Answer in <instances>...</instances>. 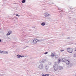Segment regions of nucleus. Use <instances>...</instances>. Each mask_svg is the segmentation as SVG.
<instances>
[{"label": "nucleus", "instance_id": "f257e3e1", "mask_svg": "<svg viewBox=\"0 0 76 76\" xmlns=\"http://www.w3.org/2000/svg\"><path fill=\"white\" fill-rule=\"evenodd\" d=\"M53 67L55 71H57V70H58V68L59 70H62V69H63V67L62 66H59L58 67V65H57L56 64L54 65Z\"/></svg>", "mask_w": 76, "mask_h": 76}, {"label": "nucleus", "instance_id": "f03ea898", "mask_svg": "<svg viewBox=\"0 0 76 76\" xmlns=\"http://www.w3.org/2000/svg\"><path fill=\"white\" fill-rule=\"evenodd\" d=\"M67 50L68 52L69 53H73V49L72 48H68L67 49Z\"/></svg>", "mask_w": 76, "mask_h": 76}, {"label": "nucleus", "instance_id": "7ed1b4c3", "mask_svg": "<svg viewBox=\"0 0 76 76\" xmlns=\"http://www.w3.org/2000/svg\"><path fill=\"white\" fill-rule=\"evenodd\" d=\"M38 42V40L37 39H34L33 41V43L34 44H36V43Z\"/></svg>", "mask_w": 76, "mask_h": 76}, {"label": "nucleus", "instance_id": "20e7f679", "mask_svg": "<svg viewBox=\"0 0 76 76\" xmlns=\"http://www.w3.org/2000/svg\"><path fill=\"white\" fill-rule=\"evenodd\" d=\"M65 63L67 65H69L70 64V61L69 60H66L65 61Z\"/></svg>", "mask_w": 76, "mask_h": 76}, {"label": "nucleus", "instance_id": "39448f33", "mask_svg": "<svg viewBox=\"0 0 76 76\" xmlns=\"http://www.w3.org/2000/svg\"><path fill=\"white\" fill-rule=\"evenodd\" d=\"M56 56V53H52L51 56H52V57H54V56Z\"/></svg>", "mask_w": 76, "mask_h": 76}, {"label": "nucleus", "instance_id": "423d86ee", "mask_svg": "<svg viewBox=\"0 0 76 76\" xmlns=\"http://www.w3.org/2000/svg\"><path fill=\"white\" fill-rule=\"evenodd\" d=\"M17 58H20V57H22V56L19 55H18L17 56Z\"/></svg>", "mask_w": 76, "mask_h": 76}, {"label": "nucleus", "instance_id": "0eeeda50", "mask_svg": "<svg viewBox=\"0 0 76 76\" xmlns=\"http://www.w3.org/2000/svg\"><path fill=\"white\" fill-rule=\"evenodd\" d=\"M61 61H63V62H64V61H65V59L64 58H62L61 60Z\"/></svg>", "mask_w": 76, "mask_h": 76}, {"label": "nucleus", "instance_id": "6e6552de", "mask_svg": "<svg viewBox=\"0 0 76 76\" xmlns=\"http://www.w3.org/2000/svg\"><path fill=\"white\" fill-rule=\"evenodd\" d=\"M55 56V58L56 59V58H58V56L57 55H56V56Z\"/></svg>", "mask_w": 76, "mask_h": 76}, {"label": "nucleus", "instance_id": "1a4fd4ad", "mask_svg": "<svg viewBox=\"0 0 76 76\" xmlns=\"http://www.w3.org/2000/svg\"><path fill=\"white\" fill-rule=\"evenodd\" d=\"M45 25V23H42L41 24L42 26H44Z\"/></svg>", "mask_w": 76, "mask_h": 76}, {"label": "nucleus", "instance_id": "9d476101", "mask_svg": "<svg viewBox=\"0 0 76 76\" xmlns=\"http://www.w3.org/2000/svg\"><path fill=\"white\" fill-rule=\"evenodd\" d=\"M61 61V60L60 59H59L58 60V61L59 63H60V62Z\"/></svg>", "mask_w": 76, "mask_h": 76}, {"label": "nucleus", "instance_id": "9b49d317", "mask_svg": "<svg viewBox=\"0 0 76 76\" xmlns=\"http://www.w3.org/2000/svg\"><path fill=\"white\" fill-rule=\"evenodd\" d=\"M25 1H26L25 0H23L22 1V3H25Z\"/></svg>", "mask_w": 76, "mask_h": 76}, {"label": "nucleus", "instance_id": "f8f14e48", "mask_svg": "<svg viewBox=\"0 0 76 76\" xmlns=\"http://www.w3.org/2000/svg\"><path fill=\"white\" fill-rule=\"evenodd\" d=\"M10 34L8 32V33L7 34V35H10Z\"/></svg>", "mask_w": 76, "mask_h": 76}, {"label": "nucleus", "instance_id": "ddd939ff", "mask_svg": "<svg viewBox=\"0 0 76 76\" xmlns=\"http://www.w3.org/2000/svg\"><path fill=\"white\" fill-rule=\"evenodd\" d=\"M3 53V51H2L1 50H0V53Z\"/></svg>", "mask_w": 76, "mask_h": 76}, {"label": "nucleus", "instance_id": "4468645a", "mask_svg": "<svg viewBox=\"0 0 76 76\" xmlns=\"http://www.w3.org/2000/svg\"><path fill=\"white\" fill-rule=\"evenodd\" d=\"M9 33H10V34H11V33H12V31H9Z\"/></svg>", "mask_w": 76, "mask_h": 76}, {"label": "nucleus", "instance_id": "2eb2a0df", "mask_svg": "<svg viewBox=\"0 0 76 76\" xmlns=\"http://www.w3.org/2000/svg\"><path fill=\"white\" fill-rule=\"evenodd\" d=\"M50 76V75H49V74H45V76Z\"/></svg>", "mask_w": 76, "mask_h": 76}, {"label": "nucleus", "instance_id": "dca6fc26", "mask_svg": "<svg viewBox=\"0 0 76 76\" xmlns=\"http://www.w3.org/2000/svg\"><path fill=\"white\" fill-rule=\"evenodd\" d=\"M42 76H45V74H42Z\"/></svg>", "mask_w": 76, "mask_h": 76}, {"label": "nucleus", "instance_id": "f3484780", "mask_svg": "<svg viewBox=\"0 0 76 76\" xmlns=\"http://www.w3.org/2000/svg\"><path fill=\"white\" fill-rule=\"evenodd\" d=\"M48 15H49L48 14H47L46 15H45V16H48Z\"/></svg>", "mask_w": 76, "mask_h": 76}, {"label": "nucleus", "instance_id": "a211bd4d", "mask_svg": "<svg viewBox=\"0 0 76 76\" xmlns=\"http://www.w3.org/2000/svg\"><path fill=\"white\" fill-rule=\"evenodd\" d=\"M48 54V52H46L45 53V54Z\"/></svg>", "mask_w": 76, "mask_h": 76}, {"label": "nucleus", "instance_id": "6ab92c4d", "mask_svg": "<svg viewBox=\"0 0 76 76\" xmlns=\"http://www.w3.org/2000/svg\"><path fill=\"white\" fill-rule=\"evenodd\" d=\"M16 15L17 16H18V17H19V16H20V15H19L18 14H17Z\"/></svg>", "mask_w": 76, "mask_h": 76}, {"label": "nucleus", "instance_id": "aec40b11", "mask_svg": "<svg viewBox=\"0 0 76 76\" xmlns=\"http://www.w3.org/2000/svg\"><path fill=\"white\" fill-rule=\"evenodd\" d=\"M64 51V50H60V51H61V52H62V51Z\"/></svg>", "mask_w": 76, "mask_h": 76}, {"label": "nucleus", "instance_id": "412c9836", "mask_svg": "<svg viewBox=\"0 0 76 76\" xmlns=\"http://www.w3.org/2000/svg\"><path fill=\"white\" fill-rule=\"evenodd\" d=\"M75 51H76V48H75Z\"/></svg>", "mask_w": 76, "mask_h": 76}, {"label": "nucleus", "instance_id": "4be33fe9", "mask_svg": "<svg viewBox=\"0 0 76 76\" xmlns=\"http://www.w3.org/2000/svg\"><path fill=\"white\" fill-rule=\"evenodd\" d=\"M24 57V56H21V57Z\"/></svg>", "mask_w": 76, "mask_h": 76}, {"label": "nucleus", "instance_id": "5701e85b", "mask_svg": "<svg viewBox=\"0 0 76 76\" xmlns=\"http://www.w3.org/2000/svg\"><path fill=\"white\" fill-rule=\"evenodd\" d=\"M1 40L0 39V42H1Z\"/></svg>", "mask_w": 76, "mask_h": 76}, {"label": "nucleus", "instance_id": "b1692460", "mask_svg": "<svg viewBox=\"0 0 76 76\" xmlns=\"http://www.w3.org/2000/svg\"><path fill=\"white\" fill-rule=\"evenodd\" d=\"M5 53H7V52H5Z\"/></svg>", "mask_w": 76, "mask_h": 76}]
</instances>
